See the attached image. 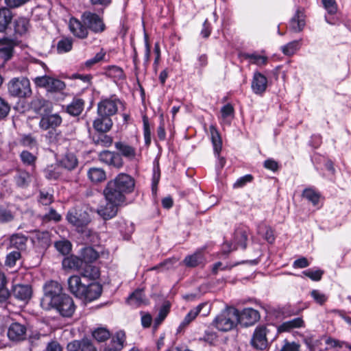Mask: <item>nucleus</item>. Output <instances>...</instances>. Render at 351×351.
<instances>
[{
	"label": "nucleus",
	"instance_id": "f257e3e1",
	"mask_svg": "<svg viewBox=\"0 0 351 351\" xmlns=\"http://www.w3.org/2000/svg\"><path fill=\"white\" fill-rule=\"evenodd\" d=\"M134 186L135 182L132 177L121 173L113 180L108 182L104 189V193H106L110 200L124 203L125 195L134 191Z\"/></svg>",
	"mask_w": 351,
	"mask_h": 351
},
{
	"label": "nucleus",
	"instance_id": "f03ea898",
	"mask_svg": "<svg viewBox=\"0 0 351 351\" xmlns=\"http://www.w3.org/2000/svg\"><path fill=\"white\" fill-rule=\"evenodd\" d=\"M239 322V311L234 308H227L222 311L213 321L214 326L221 331L232 329Z\"/></svg>",
	"mask_w": 351,
	"mask_h": 351
},
{
	"label": "nucleus",
	"instance_id": "7ed1b4c3",
	"mask_svg": "<svg viewBox=\"0 0 351 351\" xmlns=\"http://www.w3.org/2000/svg\"><path fill=\"white\" fill-rule=\"evenodd\" d=\"M61 291V285L58 282H47L44 287V295L40 300L41 307L46 311L51 309L53 302L64 294Z\"/></svg>",
	"mask_w": 351,
	"mask_h": 351
},
{
	"label": "nucleus",
	"instance_id": "20e7f679",
	"mask_svg": "<svg viewBox=\"0 0 351 351\" xmlns=\"http://www.w3.org/2000/svg\"><path fill=\"white\" fill-rule=\"evenodd\" d=\"M271 326L269 325H258L252 335L251 346L256 350H265L268 347L269 340L271 337Z\"/></svg>",
	"mask_w": 351,
	"mask_h": 351
},
{
	"label": "nucleus",
	"instance_id": "39448f33",
	"mask_svg": "<svg viewBox=\"0 0 351 351\" xmlns=\"http://www.w3.org/2000/svg\"><path fill=\"white\" fill-rule=\"evenodd\" d=\"M8 89L13 97H27L32 94L30 82L24 77L12 79L8 84Z\"/></svg>",
	"mask_w": 351,
	"mask_h": 351
},
{
	"label": "nucleus",
	"instance_id": "423d86ee",
	"mask_svg": "<svg viewBox=\"0 0 351 351\" xmlns=\"http://www.w3.org/2000/svg\"><path fill=\"white\" fill-rule=\"evenodd\" d=\"M52 308L56 309L62 316L69 317L75 312V306L72 298L63 294L53 302Z\"/></svg>",
	"mask_w": 351,
	"mask_h": 351
},
{
	"label": "nucleus",
	"instance_id": "0eeeda50",
	"mask_svg": "<svg viewBox=\"0 0 351 351\" xmlns=\"http://www.w3.org/2000/svg\"><path fill=\"white\" fill-rule=\"evenodd\" d=\"M121 101L116 96L102 98L97 104V115L111 117L118 110V105Z\"/></svg>",
	"mask_w": 351,
	"mask_h": 351
},
{
	"label": "nucleus",
	"instance_id": "6e6552de",
	"mask_svg": "<svg viewBox=\"0 0 351 351\" xmlns=\"http://www.w3.org/2000/svg\"><path fill=\"white\" fill-rule=\"evenodd\" d=\"M210 306L207 302L199 304L195 308L191 309L184 317L182 322L180 323L178 328V332H181L184 330L191 322H193L196 317L202 314L203 316H206L210 313Z\"/></svg>",
	"mask_w": 351,
	"mask_h": 351
},
{
	"label": "nucleus",
	"instance_id": "1a4fd4ad",
	"mask_svg": "<svg viewBox=\"0 0 351 351\" xmlns=\"http://www.w3.org/2000/svg\"><path fill=\"white\" fill-rule=\"evenodd\" d=\"M81 19L88 29H90L95 33H101L105 30L106 27L101 18L95 13L84 12Z\"/></svg>",
	"mask_w": 351,
	"mask_h": 351
},
{
	"label": "nucleus",
	"instance_id": "9d476101",
	"mask_svg": "<svg viewBox=\"0 0 351 351\" xmlns=\"http://www.w3.org/2000/svg\"><path fill=\"white\" fill-rule=\"evenodd\" d=\"M106 203L105 205H101L97 210V213L104 220L112 219L116 216L118 207L123 203L121 202H115L108 199L106 193H104Z\"/></svg>",
	"mask_w": 351,
	"mask_h": 351
},
{
	"label": "nucleus",
	"instance_id": "9b49d317",
	"mask_svg": "<svg viewBox=\"0 0 351 351\" xmlns=\"http://www.w3.org/2000/svg\"><path fill=\"white\" fill-rule=\"evenodd\" d=\"M67 221L76 227H84L90 221V217L88 213L83 210L73 209L69 210L66 215Z\"/></svg>",
	"mask_w": 351,
	"mask_h": 351
},
{
	"label": "nucleus",
	"instance_id": "f8f14e48",
	"mask_svg": "<svg viewBox=\"0 0 351 351\" xmlns=\"http://www.w3.org/2000/svg\"><path fill=\"white\" fill-rule=\"evenodd\" d=\"M69 28L71 34L76 38L83 39L87 37L88 34V27L83 21L71 17L69 22Z\"/></svg>",
	"mask_w": 351,
	"mask_h": 351
},
{
	"label": "nucleus",
	"instance_id": "ddd939ff",
	"mask_svg": "<svg viewBox=\"0 0 351 351\" xmlns=\"http://www.w3.org/2000/svg\"><path fill=\"white\" fill-rule=\"evenodd\" d=\"M99 160L108 165L121 168L123 165V159L118 153L108 150L102 151L99 155Z\"/></svg>",
	"mask_w": 351,
	"mask_h": 351
},
{
	"label": "nucleus",
	"instance_id": "4468645a",
	"mask_svg": "<svg viewBox=\"0 0 351 351\" xmlns=\"http://www.w3.org/2000/svg\"><path fill=\"white\" fill-rule=\"evenodd\" d=\"M83 291V295L79 296L80 299L85 302H90L97 299L101 294L102 287L101 285L97 282H91L84 287Z\"/></svg>",
	"mask_w": 351,
	"mask_h": 351
},
{
	"label": "nucleus",
	"instance_id": "2eb2a0df",
	"mask_svg": "<svg viewBox=\"0 0 351 351\" xmlns=\"http://www.w3.org/2000/svg\"><path fill=\"white\" fill-rule=\"evenodd\" d=\"M26 326L19 322L12 323L8 330V337L13 341L24 340L26 337Z\"/></svg>",
	"mask_w": 351,
	"mask_h": 351
},
{
	"label": "nucleus",
	"instance_id": "dca6fc26",
	"mask_svg": "<svg viewBox=\"0 0 351 351\" xmlns=\"http://www.w3.org/2000/svg\"><path fill=\"white\" fill-rule=\"evenodd\" d=\"M260 317L259 312L252 308H245L241 313H239V322L245 326L254 324Z\"/></svg>",
	"mask_w": 351,
	"mask_h": 351
},
{
	"label": "nucleus",
	"instance_id": "f3484780",
	"mask_svg": "<svg viewBox=\"0 0 351 351\" xmlns=\"http://www.w3.org/2000/svg\"><path fill=\"white\" fill-rule=\"evenodd\" d=\"M248 230V228L244 226H239L236 228L233 237L234 247L230 249V251L236 250L239 247L243 249L246 247Z\"/></svg>",
	"mask_w": 351,
	"mask_h": 351
},
{
	"label": "nucleus",
	"instance_id": "a211bd4d",
	"mask_svg": "<svg viewBox=\"0 0 351 351\" xmlns=\"http://www.w3.org/2000/svg\"><path fill=\"white\" fill-rule=\"evenodd\" d=\"M267 87V78L261 73L256 71L254 73L251 88L256 95H263Z\"/></svg>",
	"mask_w": 351,
	"mask_h": 351
},
{
	"label": "nucleus",
	"instance_id": "6ab92c4d",
	"mask_svg": "<svg viewBox=\"0 0 351 351\" xmlns=\"http://www.w3.org/2000/svg\"><path fill=\"white\" fill-rule=\"evenodd\" d=\"M16 45V43L14 39L7 37L0 38V57L5 60L10 59Z\"/></svg>",
	"mask_w": 351,
	"mask_h": 351
},
{
	"label": "nucleus",
	"instance_id": "aec40b11",
	"mask_svg": "<svg viewBox=\"0 0 351 351\" xmlns=\"http://www.w3.org/2000/svg\"><path fill=\"white\" fill-rule=\"evenodd\" d=\"M62 123V118L58 114L44 115L41 117L39 126L41 129L47 130L49 128L58 127Z\"/></svg>",
	"mask_w": 351,
	"mask_h": 351
},
{
	"label": "nucleus",
	"instance_id": "412c9836",
	"mask_svg": "<svg viewBox=\"0 0 351 351\" xmlns=\"http://www.w3.org/2000/svg\"><path fill=\"white\" fill-rule=\"evenodd\" d=\"M112 125L113 123L111 117L99 115H97L93 124L94 129L101 133H106L110 131Z\"/></svg>",
	"mask_w": 351,
	"mask_h": 351
},
{
	"label": "nucleus",
	"instance_id": "4be33fe9",
	"mask_svg": "<svg viewBox=\"0 0 351 351\" xmlns=\"http://www.w3.org/2000/svg\"><path fill=\"white\" fill-rule=\"evenodd\" d=\"M69 289L71 293L78 298L83 295L86 285L82 282L79 276H72L68 280Z\"/></svg>",
	"mask_w": 351,
	"mask_h": 351
},
{
	"label": "nucleus",
	"instance_id": "5701e85b",
	"mask_svg": "<svg viewBox=\"0 0 351 351\" xmlns=\"http://www.w3.org/2000/svg\"><path fill=\"white\" fill-rule=\"evenodd\" d=\"M32 243L40 247L45 248L50 244V234L47 231H34L32 237Z\"/></svg>",
	"mask_w": 351,
	"mask_h": 351
},
{
	"label": "nucleus",
	"instance_id": "b1692460",
	"mask_svg": "<svg viewBox=\"0 0 351 351\" xmlns=\"http://www.w3.org/2000/svg\"><path fill=\"white\" fill-rule=\"evenodd\" d=\"M13 293L16 298L22 301H28L32 297V287L27 285H16L14 287Z\"/></svg>",
	"mask_w": 351,
	"mask_h": 351
},
{
	"label": "nucleus",
	"instance_id": "393cba45",
	"mask_svg": "<svg viewBox=\"0 0 351 351\" xmlns=\"http://www.w3.org/2000/svg\"><path fill=\"white\" fill-rule=\"evenodd\" d=\"M33 176L25 170L17 169L14 176L16 185L21 188H26L32 182Z\"/></svg>",
	"mask_w": 351,
	"mask_h": 351
},
{
	"label": "nucleus",
	"instance_id": "a878e982",
	"mask_svg": "<svg viewBox=\"0 0 351 351\" xmlns=\"http://www.w3.org/2000/svg\"><path fill=\"white\" fill-rule=\"evenodd\" d=\"M69 351H97L94 345L88 339L75 341L68 345Z\"/></svg>",
	"mask_w": 351,
	"mask_h": 351
},
{
	"label": "nucleus",
	"instance_id": "bb28decb",
	"mask_svg": "<svg viewBox=\"0 0 351 351\" xmlns=\"http://www.w3.org/2000/svg\"><path fill=\"white\" fill-rule=\"evenodd\" d=\"M127 302L130 305L137 307L142 304H146L147 300L143 293V290L138 289L130 295Z\"/></svg>",
	"mask_w": 351,
	"mask_h": 351
},
{
	"label": "nucleus",
	"instance_id": "cd10ccee",
	"mask_svg": "<svg viewBox=\"0 0 351 351\" xmlns=\"http://www.w3.org/2000/svg\"><path fill=\"white\" fill-rule=\"evenodd\" d=\"M114 146L115 148L120 152L121 156L130 160H132L135 158L136 149L134 147L122 141L116 142Z\"/></svg>",
	"mask_w": 351,
	"mask_h": 351
},
{
	"label": "nucleus",
	"instance_id": "c85d7f7f",
	"mask_svg": "<svg viewBox=\"0 0 351 351\" xmlns=\"http://www.w3.org/2000/svg\"><path fill=\"white\" fill-rule=\"evenodd\" d=\"M244 60L249 62L250 64H256L258 66H262L267 63L268 58L265 56L254 53H244L241 55Z\"/></svg>",
	"mask_w": 351,
	"mask_h": 351
},
{
	"label": "nucleus",
	"instance_id": "c756f323",
	"mask_svg": "<svg viewBox=\"0 0 351 351\" xmlns=\"http://www.w3.org/2000/svg\"><path fill=\"white\" fill-rule=\"evenodd\" d=\"M209 130L210 132V137L213 146L214 154L215 156H219V154H220V152L222 148V141L221 136L219 135L218 130L214 125H211L209 127Z\"/></svg>",
	"mask_w": 351,
	"mask_h": 351
},
{
	"label": "nucleus",
	"instance_id": "7c9ffc66",
	"mask_svg": "<svg viewBox=\"0 0 351 351\" xmlns=\"http://www.w3.org/2000/svg\"><path fill=\"white\" fill-rule=\"evenodd\" d=\"M305 25L304 15L302 11L297 10L290 21L291 28L295 32H301Z\"/></svg>",
	"mask_w": 351,
	"mask_h": 351
},
{
	"label": "nucleus",
	"instance_id": "2f4dec72",
	"mask_svg": "<svg viewBox=\"0 0 351 351\" xmlns=\"http://www.w3.org/2000/svg\"><path fill=\"white\" fill-rule=\"evenodd\" d=\"M62 264L64 269L78 270L82 266L83 261L76 256L71 255L65 257Z\"/></svg>",
	"mask_w": 351,
	"mask_h": 351
},
{
	"label": "nucleus",
	"instance_id": "473e14b6",
	"mask_svg": "<svg viewBox=\"0 0 351 351\" xmlns=\"http://www.w3.org/2000/svg\"><path fill=\"white\" fill-rule=\"evenodd\" d=\"M78 160L75 154L72 153L66 154L60 161V165L63 169L71 171L77 167Z\"/></svg>",
	"mask_w": 351,
	"mask_h": 351
},
{
	"label": "nucleus",
	"instance_id": "72a5a7b5",
	"mask_svg": "<svg viewBox=\"0 0 351 351\" xmlns=\"http://www.w3.org/2000/svg\"><path fill=\"white\" fill-rule=\"evenodd\" d=\"M205 261L202 252L197 251L191 255L186 256L183 262L189 267H195L202 264Z\"/></svg>",
	"mask_w": 351,
	"mask_h": 351
},
{
	"label": "nucleus",
	"instance_id": "f704fd0d",
	"mask_svg": "<svg viewBox=\"0 0 351 351\" xmlns=\"http://www.w3.org/2000/svg\"><path fill=\"white\" fill-rule=\"evenodd\" d=\"M84 101L80 98H74L67 106L66 112L72 116L80 115L84 110Z\"/></svg>",
	"mask_w": 351,
	"mask_h": 351
},
{
	"label": "nucleus",
	"instance_id": "c9c22d12",
	"mask_svg": "<svg viewBox=\"0 0 351 351\" xmlns=\"http://www.w3.org/2000/svg\"><path fill=\"white\" fill-rule=\"evenodd\" d=\"M27 237L22 234H12L10 238V246L19 250H23L26 247Z\"/></svg>",
	"mask_w": 351,
	"mask_h": 351
},
{
	"label": "nucleus",
	"instance_id": "e433bc0d",
	"mask_svg": "<svg viewBox=\"0 0 351 351\" xmlns=\"http://www.w3.org/2000/svg\"><path fill=\"white\" fill-rule=\"evenodd\" d=\"M304 322L301 317H296L293 319L283 322L278 328L280 332L290 331L295 328L304 326Z\"/></svg>",
	"mask_w": 351,
	"mask_h": 351
},
{
	"label": "nucleus",
	"instance_id": "4c0bfd02",
	"mask_svg": "<svg viewBox=\"0 0 351 351\" xmlns=\"http://www.w3.org/2000/svg\"><path fill=\"white\" fill-rule=\"evenodd\" d=\"M87 175L90 181L94 183H99L106 179V172L101 168H90L88 171Z\"/></svg>",
	"mask_w": 351,
	"mask_h": 351
},
{
	"label": "nucleus",
	"instance_id": "58836bf2",
	"mask_svg": "<svg viewBox=\"0 0 351 351\" xmlns=\"http://www.w3.org/2000/svg\"><path fill=\"white\" fill-rule=\"evenodd\" d=\"M302 39L293 40L281 47V51L284 55L291 56L301 47Z\"/></svg>",
	"mask_w": 351,
	"mask_h": 351
},
{
	"label": "nucleus",
	"instance_id": "ea45409f",
	"mask_svg": "<svg viewBox=\"0 0 351 351\" xmlns=\"http://www.w3.org/2000/svg\"><path fill=\"white\" fill-rule=\"evenodd\" d=\"M45 177L49 180L63 178V169L60 165L48 167L45 171Z\"/></svg>",
	"mask_w": 351,
	"mask_h": 351
},
{
	"label": "nucleus",
	"instance_id": "a19ab883",
	"mask_svg": "<svg viewBox=\"0 0 351 351\" xmlns=\"http://www.w3.org/2000/svg\"><path fill=\"white\" fill-rule=\"evenodd\" d=\"M81 256L83 262L89 263L95 261L99 258L98 252L91 247H86L82 250Z\"/></svg>",
	"mask_w": 351,
	"mask_h": 351
},
{
	"label": "nucleus",
	"instance_id": "79ce46f5",
	"mask_svg": "<svg viewBox=\"0 0 351 351\" xmlns=\"http://www.w3.org/2000/svg\"><path fill=\"white\" fill-rule=\"evenodd\" d=\"M29 26V20L25 17H19L14 21L15 32L20 35L25 34L28 30Z\"/></svg>",
	"mask_w": 351,
	"mask_h": 351
},
{
	"label": "nucleus",
	"instance_id": "37998d69",
	"mask_svg": "<svg viewBox=\"0 0 351 351\" xmlns=\"http://www.w3.org/2000/svg\"><path fill=\"white\" fill-rule=\"evenodd\" d=\"M12 16L11 11L8 8L0 9V32H3L10 23Z\"/></svg>",
	"mask_w": 351,
	"mask_h": 351
},
{
	"label": "nucleus",
	"instance_id": "c03bdc74",
	"mask_svg": "<svg viewBox=\"0 0 351 351\" xmlns=\"http://www.w3.org/2000/svg\"><path fill=\"white\" fill-rule=\"evenodd\" d=\"M93 142L95 145L109 147L112 144L113 139L110 136L100 132V134L93 136Z\"/></svg>",
	"mask_w": 351,
	"mask_h": 351
},
{
	"label": "nucleus",
	"instance_id": "a18cd8bd",
	"mask_svg": "<svg viewBox=\"0 0 351 351\" xmlns=\"http://www.w3.org/2000/svg\"><path fill=\"white\" fill-rule=\"evenodd\" d=\"M92 335L97 341L103 342L110 338V332L106 328L99 327L93 331Z\"/></svg>",
	"mask_w": 351,
	"mask_h": 351
},
{
	"label": "nucleus",
	"instance_id": "49530a36",
	"mask_svg": "<svg viewBox=\"0 0 351 351\" xmlns=\"http://www.w3.org/2000/svg\"><path fill=\"white\" fill-rule=\"evenodd\" d=\"M302 195L308 201L311 202L314 206L318 204L320 198L319 193L313 189H304Z\"/></svg>",
	"mask_w": 351,
	"mask_h": 351
},
{
	"label": "nucleus",
	"instance_id": "de8ad7c7",
	"mask_svg": "<svg viewBox=\"0 0 351 351\" xmlns=\"http://www.w3.org/2000/svg\"><path fill=\"white\" fill-rule=\"evenodd\" d=\"M56 250L62 255L68 254L71 250V243L67 240H60L55 243Z\"/></svg>",
	"mask_w": 351,
	"mask_h": 351
},
{
	"label": "nucleus",
	"instance_id": "09e8293b",
	"mask_svg": "<svg viewBox=\"0 0 351 351\" xmlns=\"http://www.w3.org/2000/svg\"><path fill=\"white\" fill-rule=\"evenodd\" d=\"M170 309V304L169 302H165L162 304L159 310L158 315L157 317L155 319V325L158 326L161 324V322L165 319L167 316Z\"/></svg>",
	"mask_w": 351,
	"mask_h": 351
},
{
	"label": "nucleus",
	"instance_id": "8fccbe9b",
	"mask_svg": "<svg viewBox=\"0 0 351 351\" xmlns=\"http://www.w3.org/2000/svg\"><path fill=\"white\" fill-rule=\"evenodd\" d=\"M49 85V86L47 90L51 92L60 91L64 90L65 88V84L64 82L53 77H51Z\"/></svg>",
	"mask_w": 351,
	"mask_h": 351
},
{
	"label": "nucleus",
	"instance_id": "3c124183",
	"mask_svg": "<svg viewBox=\"0 0 351 351\" xmlns=\"http://www.w3.org/2000/svg\"><path fill=\"white\" fill-rule=\"evenodd\" d=\"M134 230V226L131 223H128L126 222H123L119 226L120 232L123 234L124 239L126 240H128L130 238Z\"/></svg>",
	"mask_w": 351,
	"mask_h": 351
},
{
	"label": "nucleus",
	"instance_id": "603ef678",
	"mask_svg": "<svg viewBox=\"0 0 351 351\" xmlns=\"http://www.w3.org/2000/svg\"><path fill=\"white\" fill-rule=\"evenodd\" d=\"M265 239L269 243H272L275 240V237L274 234V231L269 227H267L265 226H259L258 229V234H263Z\"/></svg>",
	"mask_w": 351,
	"mask_h": 351
},
{
	"label": "nucleus",
	"instance_id": "864d4df0",
	"mask_svg": "<svg viewBox=\"0 0 351 351\" xmlns=\"http://www.w3.org/2000/svg\"><path fill=\"white\" fill-rule=\"evenodd\" d=\"M73 43L69 38H64L58 43L57 50L59 53H66L71 50Z\"/></svg>",
	"mask_w": 351,
	"mask_h": 351
},
{
	"label": "nucleus",
	"instance_id": "5fc2aeb1",
	"mask_svg": "<svg viewBox=\"0 0 351 351\" xmlns=\"http://www.w3.org/2000/svg\"><path fill=\"white\" fill-rule=\"evenodd\" d=\"M107 75L117 80H121L124 77L123 71L117 66H109L107 70Z\"/></svg>",
	"mask_w": 351,
	"mask_h": 351
},
{
	"label": "nucleus",
	"instance_id": "6e6d98bb",
	"mask_svg": "<svg viewBox=\"0 0 351 351\" xmlns=\"http://www.w3.org/2000/svg\"><path fill=\"white\" fill-rule=\"evenodd\" d=\"M302 274L313 281H319L322 279L324 271L321 269H310L304 271Z\"/></svg>",
	"mask_w": 351,
	"mask_h": 351
},
{
	"label": "nucleus",
	"instance_id": "4d7b16f0",
	"mask_svg": "<svg viewBox=\"0 0 351 351\" xmlns=\"http://www.w3.org/2000/svg\"><path fill=\"white\" fill-rule=\"evenodd\" d=\"M105 56H106V51L103 49H101L100 50V51L98 52L97 53H96V55L93 58H92L89 60H87L85 62L84 64L86 67L90 68L92 66H93L94 64L101 61L104 58Z\"/></svg>",
	"mask_w": 351,
	"mask_h": 351
},
{
	"label": "nucleus",
	"instance_id": "13d9d810",
	"mask_svg": "<svg viewBox=\"0 0 351 351\" xmlns=\"http://www.w3.org/2000/svg\"><path fill=\"white\" fill-rule=\"evenodd\" d=\"M21 258V253L19 251H13L9 253L5 259V265L10 267H12Z\"/></svg>",
	"mask_w": 351,
	"mask_h": 351
},
{
	"label": "nucleus",
	"instance_id": "bf43d9fd",
	"mask_svg": "<svg viewBox=\"0 0 351 351\" xmlns=\"http://www.w3.org/2000/svg\"><path fill=\"white\" fill-rule=\"evenodd\" d=\"M253 176L251 174H247L238 178L233 184L234 189H239L245 186L247 183L252 182Z\"/></svg>",
	"mask_w": 351,
	"mask_h": 351
},
{
	"label": "nucleus",
	"instance_id": "052dcab7",
	"mask_svg": "<svg viewBox=\"0 0 351 351\" xmlns=\"http://www.w3.org/2000/svg\"><path fill=\"white\" fill-rule=\"evenodd\" d=\"M311 295L313 300L319 304H324L328 300V297L317 289H313L311 291Z\"/></svg>",
	"mask_w": 351,
	"mask_h": 351
},
{
	"label": "nucleus",
	"instance_id": "680f3d73",
	"mask_svg": "<svg viewBox=\"0 0 351 351\" xmlns=\"http://www.w3.org/2000/svg\"><path fill=\"white\" fill-rule=\"evenodd\" d=\"M22 162L27 165H34L36 157L28 151H23L20 154Z\"/></svg>",
	"mask_w": 351,
	"mask_h": 351
},
{
	"label": "nucleus",
	"instance_id": "e2e57ef3",
	"mask_svg": "<svg viewBox=\"0 0 351 351\" xmlns=\"http://www.w3.org/2000/svg\"><path fill=\"white\" fill-rule=\"evenodd\" d=\"M221 118L223 121H228V120L229 118L232 117L234 114V108L233 106L228 104L225 106H223L221 109Z\"/></svg>",
	"mask_w": 351,
	"mask_h": 351
},
{
	"label": "nucleus",
	"instance_id": "0e129e2a",
	"mask_svg": "<svg viewBox=\"0 0 351 351\" xmlns=\"http://www.w3.org/2000/svg\"><path fill=\"white\" fill-rule=\"evenodd\" d=\"M324 8L328 14H334L337 11V5L335 0H322Z\"/></svg>",
	"mask_w": 351,
	"mask_h": 351
},
{
	"label": "nucleus",
	"instance_id": "69168bd1",
	"mask_svg": "<svg viewBox=\"0 0 351 351\" xmlns=\"http://www.w3.org/2000/svg\"><path fill=\"white\" fill-rule=\"evenodd\" d=\"M82 275L86 278L95 279L99 277V274L97 267L91 265H87Z\"/></svg>",
	"mask_w": 351,
	"mask_h": 351
},
{
	"label": "nucleus",
	"instance_id": "338daca9",
	"mask_svg": "<svg viewBox=\"0 0 351 351\" xmlns=\"http://www.w3.org/2000/svg\"><path fill=\"white\" fill-rule=\"evenodd\" d=\"M13 219L14 215L10 210L0 208V223H8Z\"/></svg>",
	"mask_w": 351,
	"mask_h": 351
},
{
	"label": "nucleus",
	"instance_id": "774afa93",
	"mask_svg": "<svg viewBox=\"0 0 351 351\" xmlns=\"http://www.w3.org/2000/svg\"><path fill=\"white\" fill-rule=\"evenodd\" d=\"M51 80V77L47 75L36 77L34 78V83L37 86L45 88L46 90L49 87V81Z\"/></svg>",
	"mask_w": 351,
	"mask_h": 351
}]
</instances>
